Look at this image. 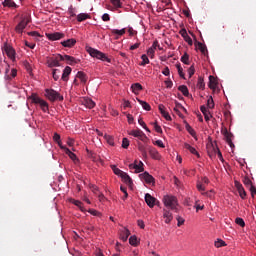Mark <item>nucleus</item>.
<instances>
[{"mask_svg": "<svg viewBox=\"0 0 256 256\" xmlns=\"http://www.w3.org/2000/svg\"><path fill=\"white\" fill-rule=\"evenodd\" d=\"M163 203L167 209H171L176 213L179 211V203L177 202V198L175 196L166 195L163 198Z\"/></svg>", "mask_w": 256, "mask_h": 256, "instance_id": "obj_1", "label": "nucleus"}, {"mask_svg": "<svg viewBox=\"0 0 256 256\" xmlns=\"http://www.w3.org/2000/svg\"><path fill=\"white\" fill-rule=\"evenodd\" d=\"M87 52L91 57H95L96 59H100V61H106V63H111V58L107 57V55L95 48H88Z\"/></svg>", "mask_w": 256, "mask_h": 256, "instance_id": "obj_2", "label": "nucleus"}, {"mask_svg": "<svg viewBox=\"0 0 256 256\" xmlns=\"http://www.w3.org/2000/svg\"><path fill=\"white\" fill-rule=\"evenodd\" d=\"M30 99L35 105H40L41 110L44 113H47V111H49V104L47 103V101L41 99L39 96H37V94H32L30 96Z\"/></svg>", "mask_w": 256, "mask_h": 256, "instance_id": "obj_3", "label": "nucleus"}, {"mask_svg": "<svg viewBox=\"0 0 256 256\" xmlns=\"http://www.w3.org/2000/svg\"><path fill=\"white\" fill-rule=\"evenodd\" d=\"M45 97H47V99L52 103L55 101H63V96L54 89H46Z\"/></svg>", "mask_w": 256, "mask_h": 256, "instance_id": "obj_4", "label": "nucleus"}, {"mask_svg": "<svg viewBox=\"0 0 256 256\" xmlns=\"http://www.w3.org/2000/svg\"><path fill=\"white\" fill-rule=\"evenodd\" d=\"M60 61H63V55L57 54L55 57H48L46 60V65L53 69V67H61Z\"/></svg>", "mask_w": 256, "mask_h": 256, "instance_id": "obj_5", "label": "nucleus"}, {"mask_svg": "<svg viewBox=\"0 0 256 256\" xmlns=\"http://www.w3.org/2000/svg\"><path fill=\"white\" fill-rule=\"evenodd\" d=\"M2 49L6 53V55L9 59H11L12 61H15L16 52H15V49L12 48L11 45L5 43Z\"/></svg>", "mask_w": 256, "mask_h": 256, "instance_id": "obj_6", "label": "nucleus"}, {"mask_svg": "<svg viewBox=\"0 0 256 256\" xmlns=\"http://www.w3.org/2000/svg\"><path fill=\"white\" fill-rule=\"evenodd\" d=\"M46 37L49 41H59V39H63L65 37V34L61 32L47 33Z\"/></svg>", "mask_w": 256, "mask_h": 256, "instance_id": "obj_7", "label": "nucleus"}, {"mask_svg": "<svg viewBox=\"0 0 256 256\" xmlns=\"http://www.w3.org/2000/svg\"><path fill=\"white\" fill-rule=\"evenodd\" d=\"M145 201H146V204L148 205V207H150V208L155 207V205H157L159 203V201L157 199H155V197L151 196V194H149V193L145 194Z\"/></svg>", "mask_w": 256, "mask_h": 256, "instance_id": "obj_8", "label": "nucleus"}, {"mask_svg": "<svg viewBox=\"0 0 256 256\" xmlns=\"http://www.w3.org/2000/svg\"><path fill=\"white\" fill-rule=\"evenodd\" d=\"M234 185H235L241 199H245L247 197V192H245V188H243V185L241 183H239V181H237V180L234 182Z\"/></svg>", "mask_w": 256, "mask_h": 256, "instance_id": "obj_9", "label": "nucleus"}, {"mask_svg": "<svg viewBox=\"0 0 256 256\" xmlns=\"http://www.w3.org/2000/svg\"><path fill=\"white\" fill-rule=\"evenodd\" d=\"M139 177L142 181H145V183L150 184L155 181V178H153V176H151L148 172H144V173L140 174Z\"/></svg>", "mask_w": 256, "mask_h": 256, "instance_id": "obj_10", "label": "nucleus"}, {"mask_svg": "<svg viewBox=\"0 0 256 256\" xmlns=\"http://www.w3.org/2000/svg\"><path fill=\"white\" fill-rule=\"evenodd\" d=\"M63 61H66L68 65H77L80 60L70 55H64Z\"/></svg>", "mask_w": 256, "mask_h": 256, "instance_id": "obj_11", "label": "nucleus"}, {"mask_svg": "<svg viewBox=\"0 0 256 256\" xmlns=\"http://www.w3.org/2000/svg\"><path fill=\"white\" fill-rule=\"evenodd\" d=\"M223 135H224V137H225V139H226L228 145H229L230 147H235V145L233 144V140H231V138L233 137V134H231V133L227 130V128H225V129L223 130Z\"/></svg>", "mask_w": 256, "mask_h": 256, "instance_id": "obj_12", "label": "nucleus"}, {"mask_svg": "<svg viewBox=\"0 0 256 256\" xmlns=\"http://www.w3.org/2000/svg\"><path fill=\"white\" fill-rule=\"evenodd\" d=\"M148 152L150 154V157H152V159H156L157 161H159V159H161V154H159V151H157L156 148L149 147Z\"/></svg>", "mask_w": 256, "mask_h": 256, "instance_id": "obj_13", "label": "nucleus"}, {"mask_svg": "<svg viewBox=\"0 0 256 256\" xmlns=\"http://www.w3.org/2000/svg\"><path fill=\"white\" fill-rule=\"evenodd\" d=\"M163 219H164L165 223L169 224V223H171V221H173V214L169 210L164 209L163 210Z\"/></svg>", "mask_w": 256, "mask_h": 256, "instance_id": "obj_14", "label": "nucleus"}, {"mask_svg": "<svg viewBox=\"0 0 256 256\" xmlns=\"http://www.w3.org/2000/svg\"><path fill=\"white\" fill-rule=\"evenodd\" d=\"M120 177L123 183L128 185V187H131L133 185V180L131 179V176H129V174H127L126 172H124Z\"/></svg>", "mask_w": 256, "mask_h": 256, "instance_id": "obj_15", "label": "nucleus"}, {"mask_svg": "<svg viewBox=\"0 0 256 256\" xmlns=\"http://www.w3.org/2000/svg\"><path fill=\"white\" fill-rule=\"evenodd\" d=\"M76 44H77V40H75V38L68 39L66 41L61 42V45L63 47H68L69 49H71V47H75Z\"/></svg>", "mask_w": 256, "mask_h": 256, "instance_id": "obj_16", "label": "nucleus"}, {"mask_svg": "<svg viewBox=\"0 0 256 256\" xmlns=\"http://www.w3.org/2000/svg\"><path fill=\"white\" fill-rule=\"evenodd\" d=\"M111 34L115 35V39H119V37H122V35H125V33H127V29L123 28L121 30L119 29H111Z\"/></svg>", "mask_w": 256, "mask_h": 256, "instance_id": "obj_17", "label": "nucleus"}, {"mask_svg": "<svg viewBox=\"0 0 256 256\" xmlns=\"http://www.w3.org/2000/svg\"><path fill=\"white\" fill-rule=\"evenodd\" d=\"M71 71H72L71 67L66 66L65 69L63 70L61 80L69 81V76L71 75Z\"/></svg>", "mask_w": 256, "mask_h": 256, "instance_id": "obj_18", "label": "nucleus"}, {"mask_svg": "<svg viewBox=\"0 0 256 256\" xmlns=\"http://www.w3.org/2000/svg\"><path fill=\"white\" fill-rule=\"evenodd\" d=\"M62 149H64L66 155H68V157H70V159L72 161H74V163H79V159L77 158V155H75V153L71 152V150H69V148L64 147Z\"/></svg>", "mask_w": 256, "mask_h": 256, "instance_id": "obj_19", "label": "nucleus"}, {"mask_svg": "<svg viewBox=\"0 0 256 256\" xmlns=\"http://www.w3.org/2000/svg\"><path fill=\"white\" fill-rule=\"evenodd\" d=\"M129 135H132V137H137L141 141H143V138L145 137V133L141 130H132L129 132Z\"/></svg>", "mask_w": 256, "mask_h": 256, "instance_id": "obj_20", "label": "nucleus"}, {"mask_svg": "<svg viewBox=\"0 0 256 256\" xmlns=\"http://www.w3.org/2000/svg\"><path fill=\"white\" fill-rule=\"evenodd\" d=\"M78 23H83V21H87V19H91V14L88 13H80L76 16Z\"/></svg>", "mask_w": 256, "mask_h": 256, "instance_id": "obj_21", "label": "nucleus"}, {"mask_svg": "<svg viewBox=\"0 0 256 256\" xmlns=\"http://www.w3.org/2000/svg\"><path fill=\"white\" fill-rule=\"evenodd\" d=\"M129 235H131L129 229L123 228L120 232V239L125 242L127 239H129Z\"/></svg>", "mask_w": 256, "mask_h": 256, "instance_id": "obj_22", "label": "nucleus"}, {"mask_svg": "<svg viewBox=\"0 0 256 256\" xmlns=\"http://www.w3.org/2000/svg\"><path fill=\"white\" fill-rule=\"evenodd\" d=\"M27 26L25 25L24 22L20 21L16 27H15V32L18 33L19 35L23 34V31H25V28Z\"/></svg>", "mask_w": 256, "mask_h": 256, "instance_id": "obj_23", "label": "nucleus"}, {"mask_svg": "<svg viewBox=\"0 0 256 256\" xmlns=\"http://www.w3.org/2000/svg\"><path fill=\"white\" fill-rule=\"evenodd\" d=\"M185 149H187L188 151H190V153H192V155H196V157L200 158L201 156L199 155V152H197V150L190 146L189 144L185 143L184 144Z\"/></svg>", "mask_w": 256, "mask_h": 256, "instance_id": "obj_24", "label": "nucleus"}, {"mask_svg": "<svg viewBox=\"0 0 256 256\" xmlns=\"http://www.w3.org/2000/svg\"><path fill=\"white\" fill-rule=\"evenodd\" d=\"M3 6L4 7H10L12 9H17V4L13 0H4Z\"/></svg>", "mask_w": 256, "mask_h": 256, "instance_id": "obj_25", "label": "nucleus"}, {"mask_svg": "<svg viewBox=\"0 0 256 256\" xmlns=\"http://www.w3.org/2000/svg\"><path fill=\"white\" fill-rule=\"evenodd\" d=\"M185 129H186V131H188V133H189L192 137H194V139L197 140V133H196L195 130L191 127V125H189V123H186Z\"/></svg>", "mask_w": 256, "mask_h": 256, "instance_id": "obj_26", "label": "nucleus"}, {"mask_svg": "<svg viewBox=\"0 0 256 256\" xmlns=\"http://www.w3.org/2000/svg\"><path fill=\"white\" fill-rule=\"evenodd\" d=\"M131 89L133 93L137 95L139 91H143V86L139 83H135V84H132Z\"/></svg>", "mask_w": 256, "mask_h": 256, "instance_id": "obj_27", "label": "nucleus"}, {"mask_svg": "<svg viewBox=\"0 0 256 256\" xmlns=\"http://www.w3.org/2000/svg\"><path fill=\"white\" fill-rule=\"evenodd\" d=\"M196 47L197 49H199V51H201L203 55H207V46H205V44L201 42H197Z\"/></svg>", "mask_w": 256, "mask_h": 256, "instance_id": "obj_28", "label": "nucleus"}, {"mask_svg": "<svg viewBox=\"0 0 256 256\" xmlns=\"http://www.w3.org/2000/svg\"><path fill=\"white\" fill-rule=\"evenodd\" d=\"M76 77L80 79L82 83H87V74H85L84 72L79 71Z\"/></svg>", "mask_w": 256, "mask_h": 256, "instance_id": "obj_29", "label": "nucleus"}, {"mask_svg": "<svg viewBox=\"0 0 256 256\" xmlns=\"http://www.w3.org/2000/svg\"><path fill=\"white\" fill-rule=\"evenodd\" d=\"M137 101H138V103H140V105H142V108L145 111H151V105H149V103H147L146 101L140 100V99H137Z\"/></svg>", "mask_w": 256, "mask_h": 256, "instance_id": "obj_30", "label": "nucleus"}, {"mask_svg": "<svg viewBox=\"0 0 256 256\" xmlns=\"http://www.w3.org/2000/svg\"><path fill=\"white\" fill-rule=\"evenodd\" d=\"M178 91H181L184 97H189V89L185 85H181L178 87Z\"/></svg>", "mask_w": 256, "mask_h": 256, "instance_id": "obj_31", "label": "nucleus"}, {"mask_svg": "<svg viewBox=\"0 0 256 256\" xmlns=\"http://www.w3.org/2000/svg\"><path fill=\"white\" fill-rule=\"evenodd\" d=\"M111 169H112L114 175H117L118 177H121L125 173L121 169L117 168V166H115V165H112Z\"/></svg>", "mask_w": 256, "mask_h": 256, "instance_id": "obj_32", "label": "nucleus"}, {"mask_svg": "<svg viewBox=\"0 0 256 256\" xmlns=\"http://www.w3.org/2000/svg\"><path fill=\"white\" fill-rule=\"evenodd\" d=\"M52 77H53L54 81H59V77H61V70L53 69Z\"/></svg>", "mask_w": 256, "mask_h": 256, "instance_id": "obj_33", "label": "nucleus"}, {"mask_svg": "<svg viewBox=\"0 0 256 256\" xmlns=\"http://www.w3.org/2000/svg\"><path fill=\"white\" fill-rule=\"evenodd\" d=\"M53 140H54L56 143H58V145H59V147H60L61 149H64V148H65V146H63V145L61 144V135H59L58 133H55L54 136H53Z\"/></svg>", "mask_w": 256, "mask_h": 256, "instance_id": "obj_34", "label": "nucleus"}, {"mask_svg": "<svg viewBox=\"0 0 256 256\" xmlns=\"http://www.w3.org/2000/svg\"><path fill=\"white\" fill-rule=\"evenodd\" d=\"M209 87L215 89L217 87V80L213 76H209Z\"/></svg>", "mask_w": 256, "mask_h": 256, "instance_id": "obj_35", "label": "nucleus"}, {"mask_svg": "<svg viewBox=\"0 0 256 256\" xmlns=\"http://www.w3.org/2000/svg\"><path fill=\"white\" fill-rule=\"evenodd\" d=\"M21 22L27 27L28 24L31 23V15L26 14L22 17Z\"/></svg>", "mask_w": 256, "mask_h": 256, "instance_id": "obj_36", "label": "nucleus"}, {"mask_svg": "<svg viewBox=\"0 0 256 256\" xmlns=\"http://www.w3.org/2000/svg\"><path fill=\"white\" fill-rule=\"evenodd\" d=\"M84 105L88 108V109H93V107H95V102L91 99H86L84 100Z\"/></svg>", "mask_w": 256, "mask_h": 256, "instance_id": "obj_37", "label": "nucleus"}, {"mask_svg": "<svg viewBox=\"0 0 256 256\" xmlns=\"http://www.w3.org/2000/svg\"><path fill=\"white\" fill-rule=\"evenodd\" d=\"M141 59H142V62L140 63V65H141L142 67H145V65H149V57H147L146 54H143V55L141 56Z\"/></svg>", "mask_w": 256, "mask_h": 256, "instance_id": "obj_38", "label": "nucleus"}, {"mask_svg": "<svg viewBox=\"0 0 256 256\" xmlns=\"http://www.w3.org/2000/svg\"><path fill=\"white\" fill-rule=\"evenodd\" d=\"M176 69L178 70V75L185 79V73L183 72V67H181V64H176Z\"/></svg>", "mask_w": 256, "mask_h": 256, "instance_id": "obj_39", "label": "nucleus"}, {"mask_svg": "<svg viewBox=\"0 0 256 256\" xmlns=\"http://www.w3.org/2000/svg\"><path fill=\"white\" fill-rule=\"evenodd\" d=\"M197 87H198V89H201L202 91H203V89H205V81L203 80V78H201V77L198 78Z\"/></svg>", "mask_w": 256, "mask_h": 256, "instance_id": "obj_40", "label": "nucleus"}, {"mask_svg": "<svg viewBox=\"0 0 256 256\" xmlns=\"http://www.w3.org/2000/svg\"><path fill=\"white\" fill-rule=\"evenodd\" d=\"M243 183L248 189L253 186V182L251 181V179H249V177H244Z\"/></svg>", "mask_w": 256, "mask_h": 256, "instance_id": "obj_41", "label": "nucleus"}, {"mask_svg": "<svg viewBox=\"0 0 256 256\" xmlns=\"http://www.w3.org/2000/svg\"><path fill=\"white\" fill-rule=\"evenodd\" d=\"M3 67H5V75H6L7 79H11V76H9L10 66H9V63H7L5 60H4Z\"/></svg>", "mask_w": 256, "mask_h": 256, "instance_id": "obj_42", "label": "nucleus"}, {"mask_svg": "<svg viewBox=\"0 0 256 256\" xmlns=\"http://www.w3.org/2000/svg\"><path fill=\"white\" fill-rule=\"evenodd\" d=\"M208 109H213L215 107V102L213 101V97H209L207 100Z\"/></svg>", "mask_w": 256, "mask_h": 256, "instance_id": "obj_43", "label": "nucleus"}, {"mask_svg": "<svg viewBox=\"0 0 256 256\" xmlns=\"http://www.w3.org/2000/svg\"><path fill=\"white\" fill-rule=\"evenodd\" d=\"M87 151V155L90 159H92V161H97V156L95 155V153H93V151L86 149Z\"/></svg>", "mask_w": 256, "mask_h": 256, "instance_id": "obj_44", "label": "nucleus"}, {"mask_svg": "<svg viewBox=\"0 0 256 256\" xmlns=\"http://www.w3.org/2000/svg\"><path fill=\"white\" fill-rule=\"evenodd\" d=\"M181 61L184 63V65H189V54L184 53V55L181 57Z\"/></svg>", "mask_w": 256, "mask_h": 256, "instance_id": "obj_45", "label": "nucleus"}, {"mask_svg": "<svg viewBox=\"0 0 256 256\" xmlns=\"http://www.w3.org/2000/svg\"><path fill=\"white\" fill-rule=\"evenodd\" d=\"M139 151L142 153L143 157H147V149L143 144H140L138 146Z\"/></svg>", "mask_w": 256, "mask_h": 256, "instance_id": "obj_46", "label": "nucleus"}, {"mask_svg": "<svg viewBox=\"0 0 256 256\" xmlns=\"http://www.w3.org/2000/svg\"><path fill=\"white\" fill-rule=\"evenodd\" d=\"M136 173L143 172V162H139V164H136V167L134 168Z\"/></svg>", "mask_w": 256, "mask_h": 256, "instance_id": "obj_47", "label": "nucleus"}, {"mask_svg": "<svg viewBox=\"0 0 256 256\" xmlns=\"http://www.w3.org/2000/svg\"><path fill=\"white\" fill-rule=\"evenodd\" d=\"M105 139L108 144H110L112 147L115 145V140L110 135H105Z\"/></svg>", "mask_w": 256, "mask_h": 256, "instance_id": "obj_48", "label": "nucleus"}, {"mask_svg": "<svg viewBox=\"0 0 256 256\" xmlns=\"http://www.w3.org/2000/svg\"><path fill=\"white\" fill-rule=\"evenodd\" d=\"M138 123L141 127H143V129H145V131H150L149 128L147 127V124H145V121H143V118H139Z\"/></svg>", "mask_w": 256, "mask_h": 256, "instance_id": "obj_49", "label": "nucleus"}, {"mask_svg": "<svg viewBox=\"0 0 256 256\" xmlns=\"http://www.w3.org/2000/svg\"><path fill=\"white\" fill-rule=\"evenodd\" d=\"M130 245H133L134 247H137V236H131L129 238Z\"/></svg>", "mask_w": 256, "mask_h": 256, "instance_id": "obj_50", "label": "nucleus"}, {"mask_svg": "<svg viewBox=\"0 0 256 256\" xmlns=\"http://www.w3.org/2000/svg\"><path fill=\"white\" fill-rule=\"evenodd\" d=\"M235 223H236V225H239L240 227H245V220H243V218H236Z\"/></svg>", "mask_w": 256, "mask_h": 256, "instance_id": "obj_51", "label": "nucleus"}, {"mask_svg": "<svg viewBox=\"0 0 256 256\" xmlns=\"http://www.w3.org/2000/svg\"><path fill=\"white\" fill-rule=\"evenodd\" d=\"M225 245H227L225 243V241H223L222 239H218L216 242H215V247L219 248V247H225Z\"/></svg>", "mask_w": 256, "mask_h": 256, "instance_id": "obj_52", "label": "nucleus"}, {"mask_svg": "<svg viewBox=\"0 0 256 256\" xmlns=\"http://www.w3.org/2000/svg\"><path fill=\"white\" fill-rule=\"evenodd\" d=\"M73 204L76 205V207H79L81 211H85V209H83V202L79 200H73Z\"/></svg>", "mask_w": 256, "mask_h": 256, "instance_id": "obj_53", "label": "nucleus"}, {"mask_svg": "<svg viewBox=\"0 0 256 256\" xmlns=\"http://www.w3.org/2000/svg\"><path fill=\"white\" fill-rule=\"evenodd\" d=\"M112 5H114V7H116L117 9H121L122 5H121V0H111Z\"/></svg>", "mask_w": 256, "mask_h": 256, "instance_id": "obj_54", "label": "nucleus"}, {"mask_svg": "<svg viewBox=\"0 0 256 256\" xmlns=\"http://www.w3.org/2000/svg\"><path fill=\"white\" fill-rule=\"evenodd\" d=\"M147 56L150 57L151 59H153V57H155V49L150 47L147 50Z\"/></svg>", "mask_w": 256, "mask_h": 256, "instance_id": "obj_55", "label": "nucleus"}, {"mask_svg": "<svg viewBox=\"0 0 256 256\" xmlns=\"http://www.w3.org/2000/svg\"><path fill=\"white\" fill-rule=\"evenodd\" d=\"M122 147H123V149H127L129 147V139L123 138Z\"/></svg>", "mask_w": 256, "mask_h": 256, "instance_id": "obj_56", "label": "nucleus"}, {"mask_svg": "<svg viewBox=\"0 0 256 256\" xmlns=\"http://www.w3.org/2000/svg\"><path fill=\"white\" fill-rule=\"evenodd\" d=\"M128 33H129L130 37H135V35L137 34V31H135L133 29V27L129 26L128 27Z\"/></svg>", "mask_w": 256, "mask_h": 256, "instance_id": "obj_57", "label": "nucleus"}, {"mask_svg": "<svg viewBox=\"0 0 256 256\" xmlns=\"http://www.w3.org/2000/svg\"><path fill=\"white\" fill-rule=\"evenodd\" d=\"M180 35L183 37V39H186L189 37V34H187V30L185 28L180 30Z\"/></svg>", "mask_w": 256, "mask_h": 256, "instance_id": "obj_58", "label": "nucleus"}, {"mask_svg": "<svg viewBox=\"0 0 256 256\" xmlns=\"http://www.w3.org/2000/svg\"><path fill=\"white\" fill-rule=\"evenodd\" d=\"M68 13L70 15V19H73V17H77V14H75V9H73V7L69 8Z\"/></svg>", "mask_w": 256, "mask_h": 256, "instance_id": "obj_59", "label": "nucleus"}, {"mask_svg": "<svg viewBox=\"0 0 256 256\" xmlns=\"http://www.w3.org/2000/svg\"><path fill=\"white\" fill-rule=\"evenodd\" d=\"M154 129L156 133H163V129H161V126L157 122L154 123Z\"/></svg>", "mask_w": 256, "mask_h": 256, "instance_id": "obj_60", "label": "nucleus"}, {"mask_svg": "<svg viewBox=\"0 0 256 256\" xmlns=\"http://www.w3.org/2000/svg\"><path fill=\"white\" fill-rule=\"evenodd\" d=\"M154 145H157V147H161V149H165V144H163L162 140H156L154 142Z\"/></svg>", "mask_w": 256, "mask_h": 256, "instance_id": "obj_61", "label": "nucleus"}, {"mask_svg": "<svg viewBox=\"0 0 256 256\" xmlns=\"http://www.w3.org/2000/svg\"><path fill=\"white\" fill-rule=\"evenodd\" d=\"M161 115L166 119V121H171V115H169V112L165 111Z\"/></svg>", "mask_w": 256, "mask_h": 256, "instance_id": "obj_62", "label": "nucleus"}, {"mask_svg": "<svg viewBox=\"0 0 256 256\" xmlns=\"http://www.w3.org/2000/svg\"><path fill=\"white\" fill-rule=\"evenodd\" d=\"M196 187L198 191H205V186L201 182H197Z\"/></svg>", "mask_w": 256, "mask_h": 256, "instance_id": "obj_63", "label": "nucleus"}, {"mask_svg": "<svg viewBox=\"0 0 256 256\" xmlns=\"http://www.w3.org/2000/svg\"><path fill=\"white\" fill-rule=\"evenodd\" d=\"M248 189H249V191L251 193V196L255 197V195H256V188H255V186L252 185V187L248 188Z\"/></svg>", "mask_w": 256, "mask_h": 256, "instance_id": "obj_64", "label": "nucleus"}]
</instances>
